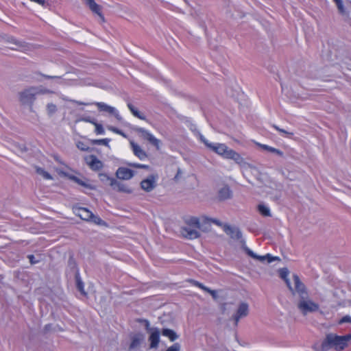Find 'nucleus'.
Masks as SVG:
<instances>
[{
    "instance_id": "obj_1",
    "label": "nucleus",
    "mask_w": 351,
    "mask_h": 351,
    "mask_svg": "<svg viewBox=\"0 0 351 351\" xmlns=\"http://www.w3.org/2000/svg\"><path fill=\"white\" fill-rule=\"evenodd\" d=\"M293 282L295 284V292L298 293L300 299L298 304V307L303 314L313 313L319 309L318 304L311 300L305 291L304 285L300 282L298 276H293Z\"/></svg>"
},
{
    "instance_id": "obj_2",
    "label": "nucleus",
    "mask_w": 351,
    "mask_h": 351,
    "mask_svg": "<svg viewBox=\"0 0 351 351\" xmlns=\"http://www.w3.org/2000/svg\"><path fill=\"white\" fill-rule=\"evenodd\" d=\"M199 139L206 145L207 147H208L218 155L222 156L223 158L226 159H232L239 165L245 163L244 158L241 156V154L229 148L226 144L219 143H210L202 134H199Z\"/></svg>"
},
{
    "instance_id": "obj_3",
    "label": "nucleus",
    "mask_w": 351,
    "mask_h": 351,
    "mask_svg": "<svg viewBox=\"0 0 351 351\" xmlns=\"http://www.w3.org/2000/svg\"><path fill=\"white\" fill-rule=\"evenodd\" d=\"M351 340V334L339 336L334 333L326 335L324 340L322 343L319 351H327L332 348L336 351H341L347 347L348 342Z\"/></svg>"
},
{
    "instance_id": "obj_4",
    "label": "nucleus",
    "mask_w": 351,
    "mask_h": 351,
    "mask_svg": "<svg viewBox=\"0 0 351 351\" xmlns=\"http://www.w3.org/2000/svg\"><path fill=\"white\" fill-rule=\"evenodd\" d=\"M75 103L79 105L85 106L90 104L89 103H82L77 101H75ZM91 104L95 105L98 108L99 111L105 112L108 113L109 115L113 116L118 121H122L123 119L120 115L119 110L116 108L111 106L104 102H94L92 103Z\"/></svg>"
},
{
    "instance_id": "obj_5",
    "label": "nucleus",
    "mask_w": 351,
    "mask_h": 351,
    "mask_svg": "<svg viewBox=\"0 0 351 351\" xmlns=\"http://www.w3.org/2000/svg\"><path fill=\"white\" fill-rule=\"evenodd\" d=\"M73 213L82 220L90 221L97 225L104 224L103 220L97 215L93 214L89 210L82 207L73 208Z\"/></svg>"
},
{
    "instance_id": "obj_6",
    "label": "nucleus",
    "mask_w": 351,
    "mask_h": 351,
    "mask_svg": "<svg viewBox=\"0 0 351 351\" xmlns=\"http://www.w3.org/2000/svg\"><path fill=\"white\" fill-rule=\"evenodd\" d=\"M158 180V176L156 173L149 175L141 182V188L145 192H151L156 187Z\"/></svg>"
},
{
    "instance_id": "obj_7",
    "label": "nucleus",
    "mask_w": 351,
    "mask_h": 351,
    "mask_svg": "<svg viewBox=\"0 0 351 351\" xmlns=\"http://www.w3.org/2000/svg\"><path fill=\"white\" fill-rule=\"evenodd\" d=\"M249 313V305L246 302H241L238 306L237 310L234 315H232V319L237 325L240 319L247 316Z\"/></svg>"
},
{
    "instance_id": "obj_8",
    "label": "nucleus",
    "mask_w": 351,
    "mask_h": 351,
    "mask_svg": "<svg viewBox=\"0 0 351 351\" xmlns=\"http://www.w3.org/2000/svg\"><path fill=\"white\" fill-rule=\"evenodd\" d=\"M149 323L148 322H146V328L149 332L150 335L149 337V341H150V347L152 348H156L158 345L160 340V330L158 328H149Z\"/></svg>"
},
{
    "instance_id": "obj_9",
    "label": "nucleus",
    "mask_w": 351,
    "mask_h": 351,
    "mask_svg": "<svg viewBox=\"0 0 351 351\" xmlns=\"http://www.w3.org/2000/svg\"><path fill=\"white\" fill-rule=\"evenodd\" d=\"M84 3L88 7L90 11L97 14L101 23L105 22V18L101 12V6L97 4L95 0H83Z\"/></svg>"
},
{
    "instance_id": "obj_10",
    "label": "nucleus",
    "mask_w": 351,
    "mask_h": 351,
    "mask_svg": "<svg viewBox=\"0 0 351 351\" xmlns=\"http://www.w3.org/2000/svg\"><path fill=\"white\" fill-rule=\"evenodd\" d=\"M136 131L140 134L141 137L148 141L152 145L158 147L160 141L152 133L142 128H138Z\"/></svg>"
},
{
    "instance_id": "obj_11",
    "label": "nucleus",
    "mask_w": 351,
    "mask_h": 351,
    "mask_svg": "<svg viewBox=\"0 0 351 351\" xmlns=\"http://www.w3.org/2000/svg\"><path fill=\"white\" fill-rule=\"evenodd\" d=\"M246 252L250 256L262 263L267 262L268 263H270L274 261L279 260V258L278 256H273L269 254H267L266 255L264 256L257 255L253 251L248 248L246 249Z\"/></svg>"
},
{
    "instance_id": "obj_12",
    "label": "nucleus",
    "mask_w": 351,
    "mask_h": 351,
    "mask_svg": "<svg viewBox=\"0 0 351 351\" xmlns=\"http://www.w3.org/2000/svg\"><path fill=\"white\" fill-rule=\"evenodd\" d=\"M134 176V171L125 167H119L116 171V177L120 180H128L132 179Z\"/></svg>"
},
{
    "instance_id": "obj_13",
    "label": "nucleus",
    "mask_w": 351,
    "mask_h": 351,
    "mask_svg": "<svg viewBox=\"0 0 351 351\" xmlns=\"http://www.w3.org/2000/svg\"><path fill=\"white\" fill-rule=\"evenodd\" d=\"M180 233L184 237L188 239H195L200 236L197 229L189 226L182 228Z\"/></svg>"
},
{
    "instance_id": "obj_14",
    "label": "nucleus",
    "mask_w": 351,
    "mask_h": 351,
    "mask_svg": "<svg viewBox=\"0 0 351 351\" xmlns=\"http://www.w3.org/2000/svg\"><path fill=\"white\" fill-rule=\"evenodd\" d=\"M86 162L93 171H99L104 167L103 162L93 155L86 158Z\"/></svg>"
},
{
    "instance_id": "obj_15",
    "label": "nucleus",
    "mask_w": 351,
    "mask_h": 351,
    "mask_svg": "<svg viewBox=\"0 0 351 351\" xmlns=\"http://www.w3.org/2000/svg\"><path fill=\"white\" fill-rule=\"evenodd\" d=\"M130 144L133 154L140 160H143L147 157V153L137 143L130 141Z\"/></svg>"
},
{
    "instance_id": "obj_16",
    "label": "nucleus",
    "mask_w": 351,
    "mask_h": 351,
    "mask_svg": "<svg viewBox=\"0 0 351 351\" xmlns=\"http://www.w3.org/2000/svg\"><path fill=\"white\" fill-rule=\"evenodd\" d=\"M112 181V187L114 190L125 193H131L132 192V189L128 185L119 182L116 179Z\"/></svg>"
},
{
    "instance_id": "obj_17",
    "label": "nucleus",
    "mask_w": 351,
    "mask_h": 351,
    "mask_svg": "<svg viewBox=\"0 0 351 351\" xmlns=\"http://www.w3.org/2000/svg\"><path fill=\"white\" fill-rule=\"evenodd\" d=\"M224 230L228 235L234 239H239L241 237V232L237 228L226 226Z\"/></svg>"
},
{
    "instance_id": "obj_18",
    "label": "nucleus",
    "mask_w": 351,
    "mask_h": 351,
    "mask_svg": "<svg viewBox=\"0 0 351 351\" xmlns=\"http://www.w3.org/2000/svg\"><path fill=\"white\" fill-rule=\"evenodd\" d=\"M232 197V191L228 186L221 187L218 192V197L220 200H226Z\"/></svg>"
},
{
    "instance_id": "obj_19",
    "label": "nucleus",
    "mask_w": 351,
    "mask_h": 351,
    "mask_svg": "<svg viewBox=\"0 0 351 351\" xmlns=\"http://www.w3.org/2000/svg\"><path fill=\"white\" fill-rule=\"evenodd\" d=\"M35 170L36 173L44 180H52L53 179L52 176L47 171L40 167L36 166Z\"/></svg>"
},
{
    "instance_id": "obj_20",
    "label": "nucleus",
    "mask_w": 351,
    "mask_h": 351,
    "mask_svg": "<svg viewBox=\"0 0 351 351\" xmlns=\"http://www.w3.org/2000/svg\"><path fill=\"white\" fill-rule=\"evenodd\" d=\"M256 144L261 148H262L264 150H266L269 152L274 153L275 154H277L280 156H283V153L280 149H276L274 147H272L271 146H269L267 145L261 144L260 143H256Z\"/></svg>"
},
{
    "instance_id": "obj_21",
    "label": "nucleus",
    "mask_w": 351,
    "mask_h": 351,
    "mask_svg": "<svg viewBox=\"0 0 351 351\" xmlns=\"http://www.w3.org/2000/svg\"><path fill=\"white\" fill-rule=\"evenodd\" d=\"M144 340V335L142 334H136L132 337V342L130 348L134 349L137 348L141 341Z\"/></svg>"
},
{
    "instance_id": "obj_22",
    "label": "nucleus",
    "mask_w": 351,
    "mask_h": 351,
    "mask_svg": "<svg viewBox=\"0 0 351 351\" xmlns=\"http://www.w3.org/2000/svg\"><path fill=\"white\" fill-rule=\"evenodd\" d=\"M186 223L189 227L195 229L200 228V219L196 217H191L186 220Z\"/></svg>"
},
{
    "instance_id": "obj_23",
    "label": "nucleus",
    "mask_w": 351,
    "mask_h": 351,
    "mask_svg": "<svg viewBox=\"0 0 351 351\" xmlns=\"http://www.w3.org/2000/svg\"><path fill=\"white\" fill-rule=\"evenodd\" d=\"M279 274H280V276L285 280L289 289L292 291H295V287L293 288L291 287L289 280L287 279V276L289 275L288 269L287 268L280 269L279 271Z\"/></svg>"
},
{
    "instance_id": "obj_24",
    "label": "nucleus",
    "mask_w": 351,
    "mask_h": 351,
    "mask_svg": "<svg viewBox=\"0 0 351 351\" xmlns=\"http://www.w3.org/2000/svg\"><path fill=\"white\" fill-rule=\"evenodd\" d=\"M38 93V90L35 88H30L25 90V92H23V97L25 98V99L27 101H31L34 97V95Z\"/></svg>"
},
{
    "instance_id": "obj_25",
    "label": "nucleus",
    "mask_w": 351,
    "mask_h": 351,
    "mask_svg": "<svg viewBox=\"0 0 351 351\" xmlns=\"http://www.w3.org/2000/svg\"><path fill=\"white\" fill-rule=\"evenodd\" d=\"M128 107L129 110H130L131 113L136 117L145 120V115L140 112L136 108H135L134 106H132L131 104H128Z\"/></svg>"
},
{
    "instance_id": "obj_26",
    "label": "nucleus",
    "mask_w": 351,
    "mask_h": 351,
    "mask_svg": "<svg viewBox=\"0 0 351 351\" xmlns=\"http://www.w3.org/2000/svg\"><path fill=\"white\" fill-rule=\"evenodd\" d=\"M99 180L104 184H108L110 186H112V181L113 180H115V178H112L110 176H109L107 173H99Z\"/></svg>"
},
{
    "instance_id": "obj_27",
    "label": "nucleus",
    "mask_w": 351,
    "mask_h": 351,
    "mask_svg": "<svg viewBox=\"0 0 351 351\" xmlns=\"http://www.w3.org/2000/svg\"><path fill=\"white\" fill-rule=\"evenodd\" d=\"M162 335L168 337L171 341H175L178 337V336L173 330L168 328L164 329L162 332Z\"/></svg>"
},
{
    "instance_id": "obj_28",
    "label": "nucleus",
    "mask_w": 351,
    "mask_h": 351,
    "mask_svg": "<svg viewBox=\"0 0 351 351\" xmlns=\"http://www.w3.org/2000/svg\"><path fill=\"white\" fill-rule=\"evenodd\" d=\"M273 128L274 129H276L277 131H278L281 134V135H282L283 136H285L287 138H291L294 134V133L293 132H290V131H288V130H286L284 129H281L276 125H274Z\"/></svg>"
},
{
    "instance_id": "obj_29",
    "label": "nucleus",
    "mask_w": 351,
    "mask_h": 351,
    "mask_svg": "<svg viewBox=\"0 0 351 351\" xmlns=\"http://www.w3.org/2000/svg\"><path fill=\"white\" fill-rule=\"evenodd\" d=\"M258 210L264 216H270V209L265 204H259Z\"/></svg>"
},
{
    "instance_id": "obj_30",
    "label": "nucleus",
    "mask_w": 351,
    "mask_h": 351,
    "mask_svg": "<svg viewBox=\"0 0 351 351\" xmlns=\"http://www.w3.org/2000/svg\"><path fill=\"white\" fill-rule=\"evenodd\" d=\"M27 258L29 259L31 265L36 264L42 260V257L40 254H37L36 256L32 254L28 255Z\"/></svg>"
},
{
    "instance_id": "obj_31",
    "label": "nucleus",
    "mask_w": 351,
    "mask_h": 351,
    "mask_svg": "<svg viewBox=\"0 0 351 351\" xmlns=\"http://www.w3.org/2000/svg\"><path fill=\"white\" fill-rule=\"evenodd\" d=\"M110 139L109 138H103V139H96L93 141V143L94 145H104L108 147H110L109 142Z\"/></svg>"
},
{
    "instance_id": "obj_32",
    "label": "nucleus",
    "mask_w": 351,
    "mask_h": 351,
    "mask_svg": "<svg viewBox=\"0 0 351 351\" xmlns=\"http://www.w3.org/2000/svg\"><path fill=\"white\" fill-rule=\"evenodd\" d=\"M333 1L335 2L339 12L342 14H346V10L343 6V0H333Z\"/></svg>"
},
{
    "instance_id": "obj_33",
    "label": "nucleus",
    "mask_w": 351,
    "mask_h": 351,
    "mask_svg": "<svg viewBox=\"0 0 351 351\" xmlns=\"http://www.w3.org/2000/svg\"><path fill=\"white\" fill-rule=\"evenodd\" d=\"M202 219L204 221V222H212L215 224H216L217 226H222V223L217 219H213V218H209L206 216H203L202 217Z\"/></svg>"
},
{
    "instance_id": "obj_34",
    "label": "nucleus",
    "mask_w": 351,
    "mask_h": 351,
    "mask_svg": "<svg viewBox=\"0 0 351 351\" xmlns=\"http://www.w3.org/2000/svg\"><path fill=\"white\" fill-rule=\"evenodd\" d=\"M93 125L95 128V133L97 134H104L105 131H104V129L103 126L101 124L95 122L93 124Z\"/></svg>"
},
{
    "instance_id": "obj_35",
    "label": "nucleus",
    "mask_w": 351,
    "mask_h": 351,
    "mask_svg": "<svg viewBox=\"0 0 351 351\" xmlns=\"http://www.w3.org/2000/svg\"><path fill=\"white\" fill-rule=\"evenodd\" d=\"M78 121L86 122V123H90L93 125L96 122L94 119H91L90 117H81Z\"/></svg>"
},
{
    "instance_id": "obj_36",
    "label": "nucleus",
    "mask_w": 351,
    "mask_h": 351,
    "mask_svg": "<svg viewBox=\"0 0 351 351\" xmlns=\"http://www.w3.org/2000/svg\"><path fill=\"white\" fill-rule=\"evenodd\" d=\"M191 282L195 285V286H197L199 288H200L201 289L207 292V291H208V287H205L203 284L197 282V281H195V280H191Z\"/></svg>"
},
{
    "instance_id": "obj_37",
    "label": "nucleus",
    "mask_w": 351,
    "mask_h": 351,
    "mask_svg": "<svg viewBox=\"0 0 351 351\" xmlns=\"http://www.w3.org/2000/svg\"><path fill=\"white\" fill-rule=\"evenodd\" d=\"M47 109L49 114H52L56 112V106L53 104H49L47 106Z\"/></svg>"
},
{
    "instance_id": "obj_38",
    "label": "nucleus",
    "mask_w": 351,
    "mask_h": 351,
    "mask_svg": "<svg viewBox=\"0 0 351 351\" xmlns=\"http://www.w3.org/2000/svg\"><path fill=\"white\" fill-rule=\"evenodd\" d=\"M343 323H351V316L350 315H346L343 317L339 322V324H343Z\"/></svg>"
},
{
    "instance_id": "obj_39",
    "label": "nucleus",
    "mask_w": 351,
    "mask_h": 351,
    "mask_svg": "<svg viewBox=\"0 0 351 351\" xmlns=\"http://www.w3.org/2000/svg\"><path fill=\"white\" fill-rule=\"evenodd\" d=\"M180 349V345L178 343H174L173 346H170L166 351H179Z\"/></svg>"
},
{
    "instance_id": "obj_40",
    "label": "nucleus",
    "mask_w": 351,
    "mask_h": 351,
    "mask_svg": "<svg viewBox=\"0 0 351 351\" xmlns=\"http://www.w3.org/2000/svg\"><path fill=\"white\" fill-rule=\"evenodd\" d=\"M77 147L78 149H80L82 151H86L88 149V147L82 142H78L77 143Z\"/></svg>"
},
{
    "instance_id": "obj_41",
    "label": "nucleus",
    "mask_w": 351,
    "mask_h": 351,
    "mask_svg": "<svg viewBox=\"0 0 351 351\" xmlns=\"http://www.w3.org/2000/svg\"><path fill=\"white\" fill-rule=\"evenodd\" d=\"M107 128L108 130L115 133V134H119V133H121V130L117 129V128H114L113 126H111V125H108L107 126Z\"/></svg>"
},
{
    "instance_id": "obj_42",
    "label": "nucleus",
    "mask_w": 351,
    "mask_h": 351,
    "mask_svg": "<svg viewBox=\"0 0 351 351\" xmlns=\"http://www.w3.org/2000/svg\"><path fill=\"white\" fill-rule=\"evenodd\" d=\"M72 179L77 183H78L79 184L82 185V186H86V183L80 180V178H77V177H73Z\"/></svg>"
},
{
    "instance_id": "obj_43",
    "label": "nucleus",
    "mask_w": 351,
    "mask_h": 351,
    "mask_svg": "<svg viewBox=\"0 0 351 351\" xmlns=\"http://www.w3.org/2000/svg\"><path fill=\"white\" fill-rule=\"evenodd\" d=\"M126 165L130 167H135V168H141V167H142V164L134 163V162H127Z\"/></svg>"
},
{
    "instance_id": "obj_44",
    "label": "nucleus",
    "mask_w": 351,
    "mask_h": 351,
    "mask_svg": "<svg viewBox=\"0 0 351 351\" xmlns=\"http://www.w3.org/2000/svg\"><path fill=\"white\" fill-rule=\"evenodd\" d=\"M33 48V46L32 45H23V52L27 51H30Z\"/></svg>"
},
{
    "instance_id": "obj_45",
    "label": "nucleus",
    "mask_w": 351,
    "mask_h": 351,
    "mask_svg": "<svg viewBox=\"0 0 351 351\" xmlns=\"http://www.w3.org/2000/svg\"><path fill=\"white\" fill-rule=\"evenodd\" d=\"M207 292L209 293L214 298H217V295L215 291L208 289V291H207Z\"/></svg>"
},
{
    "instance_id": "obj_46",
    "label": "nucleus",
    "mask_w": 351,
    "mask_h": 351,
    "mask_svg": "<svg viewBox=\"0 0 351 351\" xmlns=\"http://www.w3.org/2000/svg\"><path fill=\"white\" fill-rule=\"evenodd\" d=\"M31 1L36 2L41 5H43L45 3V0H31Z\"/></svg>"
},
{
    "instance_id": "obj_47",
    "label": "nucleus",
    "mask_w": 351,
    "mask_h": 351,
    "mask_svg": "<svg viewBox=\"0 0 351 351\" xmlns=\"http://www.w3.org/2000/svg\"><path fill=\"white\" fill-rule=\"evenodd\" d=\"M77 288L81 291L83 292V284L81 282H77Z\"/></svg>"
},
{
    "instance_id": "obj_48",
    "label": "nucleus",
    "mask_w": 351,
    "mask_h": 351,
    "mask_svg": "<svg viewBox=\"0 0 351 351\" xmlns=\"http://www.w3.org/2000/svg\"><path fill=\"white\" fill-rule=\"evenodd\" d=\"M149 168V167L148 165H143L142 164L141 169H148Z\"/></svg>"
},
{
    "instance_id": "obj_49",
    "label": "nucleus",
    "mask_w": 351,
    "mask_h": 351,
    "mask_svg": "<svg viewBox=\"0 0 351 351\" xmlns=\"http://www.w3.org/2000/svg\"><path fill=\"white\" fill-rule=\"evenodd\" d=\"M119 135L123 136V137H126V135L121 130V133H119Z\"/></svg>"
},
{
    "instance_id": "obj_50",
    "label": "nucleus",
    "mask_w": 351,
    "mask_h": 351,
    "mask_svg": "<svg viewBox=\"0 0 351 351\" xmlns=\"http://www.w3.org/2000/svg\"><path fill=\"white\" fill-rule=\"evenodd\" d=\"M11 49H13V50H17V47H10Z\"/></svg>"
},
{
    "instance_id": "obj_51",
    "label": "nucleus",
    "mask_w": 351,
    "mask_h": 351,
    "mask_svg": "<svg viewBox=\"0 0 351 351\" xmlns=\"http://www.w3.org/2000/svg\"><path fill=\"white\" fill-rule=\"evenodd\" d=\"M14 45H15L17 47H20V45H19V44H18V43H15Z\"/></svg>"
},
{
    "instance_id": "obj_52",
    "label": "nucleus",
    "mask_w": 351,
    "mask_h": 351,
    "mask_svg": "<svg viewBox=\"0 0 351 351\" xmlns=\"http://www.w3.org/2000/svg\"><path fill=\"white\" fill-rule=\"evenodd\" d=\"M348 3L351 4V1H348Z\"/></svg>"
}]
</instances>
